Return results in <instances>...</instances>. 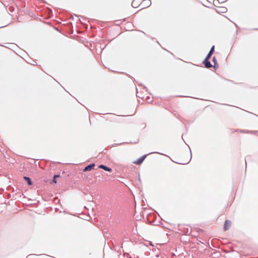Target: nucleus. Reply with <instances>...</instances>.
Masks as SVG:
<instances>
[{"label":"nucleus","instance_id":"4468645a","mask_svg":"<svg viewBox=\"0 0 258 258\" xmlns=\"http://www.w3.org/2000/svg\"><path fill=\"white\" fill-rule=\"evenodd\" d=\"M133 4H134V2H132V6L133 7L135 8L136 7H135V6H134L133 5Z\"/></svg>","mask_w":258,"mask_h":258},{"label":"nucleus","instance_id":"0eeeda50","mask_svg":"<svg viewBox=\"0 0 258 258\" xmlns=\"http://www.w3.org/2000/svg\"><path fill=\"white\" fill-rule=\"evenodd\" d=\"M60 177L59 174H54L53 177V179L51 182V183H57V177Z\"/></svg>","mask_w":258,"mask_h":258},{"label":"nucleus","instance_id":"7ed1b4c3","mask_svg":"<svg viewBox=\"0 0 258 258\" xmlns=\"http://www.w3.org/2000/svg\"><path fill=\"white\" fill-rule=\"evenodd\" d=\"M98 168L103 169L104 170L108 171L110 173L112 172V169L111 168H110L104 164L99 165V166H98Z\"/></svg>","mask_w":258,"mask_h":258},{"label":"nucleus","instance_id":"dca6fc26","mask_svg":"<svg viewBox=\"0 0 258 258\" xmlns=\"http://www.w3.org/2000/svg\"><path fill=\"white\" fill-rule=\"evenodd\" d=\"M213 61H214V60H215V59H216V58H215V57H214L213 58Z\"/></svg>","mask_w":258,"mask_h":258},{"label":"nucleus","instance_id":"20e7f679","mask_svg":"<svg viewBox=\"0 0 258 258\" xmlns=\"http://www.w3.org/2000/svg\"><path fill=\"white\" fill-rule=\"evenodd\" d=\"M216 10L218 13H224L227 12V9L225 7H217Z\"/></svg>","mask_w":258,"mask_h":258},{"label":"nucleus","instance_id":"2eb2a0df","mask_svg":"<svg viewBox=\"0 0 258 258\" xmlns=\"http://www.w3.org/2000/svg\"><path fill=\"white\" fill-rule=\"evenodd\" d=\"M76 17H80L81 18H83V16H78V15H75Z\"/></svg>","mask_w":258,"mask_h":258},{"label":"nucleus","instance_id":"f03ea898","mask_svg":"<svg viewBox=\"0 0 258 258\" xmlns=\"http://www.w3.org/2000/svg\"><path fill=\"white\" fill-rule=\"evenodd\" d=\"M145 159V154L141 156L137 160L133 161V163L137 165H140L143 162V161Z\"/></svg>","mask_w":258,"mask_h":258},{"label":"nucleus","instance_id":"a211bd4d","mask_svg":"<svg viewBox=\"0 0 258 258\" xmlns=\"http://www.w3.org/2000/svg\"><path fill=\"white\" fill-rule=\"evenodd\" d=\"M150 244L152 245V243H151V242H150Z\"/></svg>","mask_w":258,"mask_h":258},{"label":"nucleus","instance_id":"ddd939ff","mask_svg":"<svg viewBox=\"0 0 258 258\" xmlns=\"http://www.w3.org/2000/svg\"><path fill=\"white\" fill-rule=\"evenodd\" d=\"M138 92H137V94H136L137 96V97H138L141 98V99H143V97H141L140 96H138Z\"/></svg>","mask_w":258,"mask_h":258},{"label":"nucleus","instance_id":"f8f14e48","mask_svg":"<svg viewBox=\"0 0 258 258\" xmlns=\"http://www.w3.org/2000/svg\"><path fill=\"white\" fill-rule=\"evenodd\" d=\"M211 55H212V54L208 53V54L207 55L205 60H209V59L211 57Z\"/></svg>","mask_w":258,"mask_h":258},{"label":"nucleus","instance_id":"9b49d317","mask_svg":"<svg viewBox=\"0 0 258 258\" xmlns=\"http://www.w3.org/2000/svg\"><path fill=\"white\" fill-rule=\"evenodd\" d=\"M151 5V1L150 0H146V6H150Z\"/></svg>","mask_w":258,"mask_h":258},{"label":"nucleus","instance_id":"1a4fd4ad","mask_svg":"<svg viewBox=\"0 0 258 258\" xmlns=\"http://www.w3.org/2000/svg\"><path fill=\"white\" fill-rule=\"evenodd\" d=\"M127 144V143L123 142V143H118V144L115 143V144H112L110 147L112 148V147H114L117 146L118 145H123V144Z\"/></svg>","mask_w":258,"mask_h":258},{"label":"nucleus","instance_id":"9d476101","mask_svg":"<svg viewBox=\"0 0 258 258\" xmlns=\"http://www.w3.org/2000/svg\"><path fill=\"white\" fill-rule=\"evenodd\" d=\"M214 48H215V47L214 46H213L210 50V51H209V54H212V53H213L214 51Z\"/></svg>","mask_w":258,"mask_h":258},{"label":"nucleus","instance_id":"f257e3e1","mask_svg":"<svg viewBox=\"0 0 258 258\" xmlns=\"http://www.w3.org/2000/svg\"><path fill=\"white\" fill-rule=\"evenodd\" d=\"M95 166V163H90L84 167V168L83 169V171L87 172V171H91L94 168Z\"/></svg>","mask_w":258,"mask_h":258},{"label":"nucleus","instance_id":"6e6552de","mask_svg":"<svg viewBox=\"0 0 258 258\" xmlns=\"http://www.w3.org/2000/svg\"><path fill=\"white\" fill-rule=\"evenodd\" d=\"M204 64H205V67L207 68H210L211 67H212V64H211L210 62L208 60H205L204 61Z\"/></svg>","mask_w":258,"mask_h":258},{"label":"nucleus","instance_id":"39448f33","mask_svg":"<svg viewBox=\"0 0 258 258\" xmlns=\"http://www.w3.org/2000/svg\"><path fill=\"white\" fill-rule=\"evenodd\" d=\"M231 222L229 220H226L225 222V224L224 225V230L226 231L231 226Z\"/></svg>","mask_w":258,"mask_h":258},{"label":"nucleus","instance_id":"423d86ee","mask_svg":"<svg viewBox=\"0 0 258 258\" xmlns=\"http://www.w3.org/2000/svg\"><path fill=\"white\" fill-rule=\"evenodd\" d=\"M23 178L25 180V181L27 182L28 185H31L33 184V182L30 177H28V176H24Z\"/></svg>","mask_w":258,"mask_h":258},{"label":"nucleus","instance_id":"f3484780","mask_svg":"<svg viewBox=\"0 0 258 258\" xmlns=\"http://www.w3.org/2000/svg\"><path fill=\"white\" fill-rule=\"evenodd\" d=\"M139 180H140V175H139Z\"/></svg>","mask_w":258,"mask_h":258}]
</instances>
